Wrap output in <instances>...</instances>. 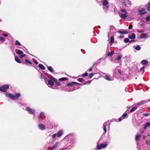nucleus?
Here are the masks:
<instances>
[{"label": "nucleus", "mask_w": 150, "mask_h": 150, "mask_svg": "<svg viewBox=\"0 0 150 150\" xmlns=\"http://www.w3.org/2000/svg\"><path fill=\"white\" fill-rule=\"evenodd\" d=\"M141 135L139 134L135 136V138L136 140L137 141L139 140L141 138Z\"/></svg>", "instance_id": "nucleus-32"}, {"label": "nucleus", "mask_w": 150, "mask_h": 150, "mask_svg": "<svg viewBox=\"0 0 150 150\" xmlns=\"http://www.w3.org/2000/svg\"><path fill=\"white\" fill-rule=\"evenodd\" d=\"M108 2L107 0H103L102 2L103 6V8L104 9H106L107 10L109 8L108 5Z\"/></svg>", "instance_id": "nucleus-10"}, {"label": "nucleus", "mask_w": 150, "mask_h": 150, "mask_svg": "<svg viewBox=\"0 0 150 150\" xmlns=\"http://www.w3.org/2000/svg\"><path fill=\"white\" fill-rule=\"evenodd\" d=\"M33 60L34 61V63L36 64H38V62L37 61L35 60V59H34V60L33 59Z\"/></svg>", "instance_id": "nucleus-50"}, {"label": "nucleus", "mask_w": 150, "mask_h": 150, "mask_svg": "<svg viewBox=\"0 0 150 150\" xmlns=\"http://www.w3.org/2000/svg\"><path fill=\"white\" fill-rule=\"evenodd\" d=\"M96 74H97L96 73H91L89 74V78L91 79L94 75Z\"/></svg>", "instance_id": "nucleus-33"}, {"label": "nucleus", "mask_w": 150, "mask_h": 150, "mask_svg": "<svg viewBox=\"0 0 150 150\" xmlns=\"http://www.w3.org/2000/svg\"><path fill=\"white\" fill-rule=\"evenodd\" d=\"M103 77L105 79L108 81H111V79L108 76L105 75L103 76Z\"/></svg>", "instance_id": "nucleus-31"}, {"label": "nucleus", "mask_w": 150, "mask_h": 150, "mask_svg": "<svg viewBox=\"0 0 150 150\" xmlns=\"http://www.w3.org/2000/svg\"><path fill=\"white\" fill-rule=\"evenodd\" d=\"M119 15L121 18L124 19L127 16L128 13L126 12L125 13H119Z\"/></svg>", "instance_id": "nucleus-15"}, {"label": "nucleus", "mask_w": 150, "mask_h": 150, "mask_svg": "<svg viewBox=\"0 0 150 150\" xmlns=\"http://www.w3.org/2000/svg\"><path fill=\"white\" fill-rule=\"evenodd\" d=\"M143 115L144 116H148L149 114V113H143Z\"/></svg>", "instance_id": "nucleus-56"}, {"label": "nucleus", "mask_w": 150, "mask_h": 150, "mask_svg": "<svg viewBox=\"0 0 150 150\" xmlns=\"http://www.w3.org/2000/svg\"><path fill=\"white\" fill-rule=\"evenodd\" d=\"M59 144V142H57L55 143V144H54L53 145L51 146L50 147V149L51 150H53V149H55L57 146H58Z\"/></svg>", "instance_id": "nucleus-14"}, {"label": "nucleus", "mask_w": 150, "mask_h": 150, "mask_svg": "<svg viewBox=\"0 0 150 150\" xmlns=\"http://www.w3.org/2000/svg\"><path fill=\"white\" fill-rule=\"evenodd\" d=\"M24 63L27 64L32 65V63L31 62L26 59L25 60V62H24Z\"/></svg>", "instance_id": "nucleus-27"}, {"label": "nucleus", "mask_w": 150, "mask_h": 150, "mask_svg": "<svg viewBox=\"0 0 150 150\" xmlns=\"http://www.w3.org/2000/svg\"><path fill=\"white\" fill-rule=\"evenodd\" d=\"M76 142V140L74 138L69 139L67 140V143L66 144V147L67 149H71L74 146Z\"/></svg>", "instance_id": "nucleus-3"}, {"label": "nucleus", "mask_w": 150, "mask_h": 150, "mask_svg": "<svg viewBox=\"0 0 150 150\" xmlns=\"http://www.w3.org/2000/svg\"><path fill=\"white\" fill-rule=\"evenodd\" d=\"M25 110L28 112L29 114H34L35 111L34 109H32L29 107H26L25 108Z\"/></svg>", "instance_id": "nucleus-11"}, {"label": "nucleus", "mask_w": 150, "mask_h": 150, "mask_svg": "<svg viewBox=\"0 0 150 150\" xmlns=\"http://www.w3.org/2000/svg\"><path fill=\"white\" fill-rule=\"evenodd\" d=\"M145 125L147 127L150 126V122H148L146 123Z\"/></svg>", "instance_id": "nucleus-45"}, {"label": "nucleus", "mask_w": 150, "mask_h": 150, "mask_svg": "<svg viewBox=\"0 0 150 150\" xmlns=\"http://www.w3.org/2000/svg\"><path fill=\"white\" fill-rule=\"evenodd\" d=\"M107 145L108 144L106 143H104L100 144H97L96 146V149H95L98 150L105 148L107 146Z\"/></svg>", "instance_id": "nucleus-6"}, {"label": "nucleus", "mask_w": 150, "mask_h": 150, "mask_svg": "<svg viewBox=\"0 0 150 150\" xmlns=\"http://www.w3.org/2000/svg\"><path fill=\"white\" fill-rule=\"evenodd\" d=\"M132 28V25H130L128 27L129 29H131Z\"/></svg>", "instance_id": "nucleus-57"}, {"label": "nucleus", "mask_w": 150, "mask_h": 150, "mask_svg": "<svg viewBox=\"0 0 150 150\" xmlns=\"http://www.w3.org/2000/svg\"><path fill=\"white\" fill-rule=\"evenodd\" d=\"M146 9L148 11H150V6H148L147 7Z\"/></svg>", "instance_id": "nucleus-53"}, {"label": "nucleus", "mask_w": 150, "mask_h": 150, "mask_svg": "<svg viewBox=\"0 0 150 150\" xmlns=\"http://www.w3.org/2000/svg\"><path fill=\"white\" fill-rule=\"evenodd\" d=\"M110 123L109 121H107L105 122L103 124V129L104 130L103 134H105L107 132V129L109 130L110 128Z\"/></svg>", "instance_id": "nucleus-5"}, {"label": "nucleus", "mask_w": 150, "mask_h": 150, "mask_svg": "<svg viewBox=\"0 0 150 150\" xmlns=\"http://www.w3.org/2000/svg\"><path fill=\"white\" fill-rule=\"evenodd\" d=\"M5 94L7 97L13 100L17 99L19 98L20 96V94L19 93H16L15 95L8 93H6Z\"/></svg>", "instance_id": "nucleus-4"}, {"label": "nucleus", "mask_w": 150, "mask_h": 150, "mask_svg": "<svg viewBox=\"0 0 150 150\" xmlns=\"http://www.w3.org/2000/svg\"><path fill=\"white\" fill-rule=\"evenodd\" d=\"M66 149V148H64V149H60L59 150H65Z\"/></svg>", "instance_id": "nucleus-61"}, {"label": "nucleus", "mask_w": 150, "mask_h": 150, "mask_svg": "<svg viewBox=\"0 0 150 150\" xmlns=\"http://www.w3.org/2000/svg\"><path fill=\"white\" fill-rule=\"evenodd\" d=\"M145 68V67L144 66H143L140 69V71L141 72H142L143 74L144 72V69Z\"/></svg>", "instance_id": "nucleus-34"}, {"label": "nucleus", "mask_w": 150, "mask_h": 150, "mask_svg": "<svg viewBox=\"0 0 150 150\" xmlns=\"http://www.w3.org/2000/svg\"><path fill=\"white\" fill-rule=\"evenodd\" d=\"M2 35H3L4 36H5L6 37H7L8 36V34L7 33L5 34V33H2Z\"/></svg>", "instance_id": "nucleus-49"}, {"label": "nucleus", "mask_w": 150, "mask_h": 150, "mask_svg": "<svg viewBox=\"0 0 150 150\" xmlns=\"http://www.w3.org/2000/svg\"><path fill=\"white\" fill-rule=\"evenodd\" d=\"M137 109V108L136 107H133L130 110L131 112H132L134 111Z\"/></svg>", "instance_id": "nucleus-36"}, {"label": "nucleus", "mask_w": 150, "mask_h": 150, "mask_svg": "<svg viewBox=\"0 0 150 150\" xmlns=\"http://www.w3.org/2000/svg\"><path fill=\"white\" fill-rule=\"evenodd\" d=\"M128 37L130 39H134L135 38V35L134 33H132L128 35Z\"/></svg>", "instance_id": "nucleus-18"}, {"label": "nucleus", "mask_w": 150, "mask_h": 150, "mask_svg": "<svg viewBox=\"0 0 150 150\" xmlns=\"http://www.w3.org/2000/svg\"><path fill=\"white\" fill-rule=\"evenodd\" d=\"M134 41V40H131V41H129V42H133Z\"/></svg>", "instance_id": "nucleus-62"}, {"label": "nucleus", "mask_w": 150, "mask_h": 150, "mask_svg": "<svg viewBox=\"0 0 150 150\" xmlns=\"http://www.w3.org/2000/svg\"><path fill=\"white\" fill-rule=\"evenodd\" d=\"M44 114V113L43 112H41L40 114V115H39L38 117L39 118H40Z\"/></svg>", "instance_id": "nucleus-43"}, {"label": "nucleus", "mask_w": 150, "mask_h": 150, "mask_svg": "<svg viewBox=\"0 0 150 150\" xmlns=\"http://www.w3.org/2000/svg\"><path fill=\"white\" fill-rule=\"evenodd\" d=\"M144 101H142L141 102H140L138 103H137V105H141V104H143L144 103Z\"/></svg>", "instance_id": "nucleus-46"}, {"label": "nucleus", "mask_w": 150, "mask_h": 150, "mask_svg": "<svg viewBox=\"0 0 150 150\" xmlns=\"http://www.w3.org/2000/svg\"><path fill=\"white\" fill-rule=\"evenodd\" d=\"M56 84V86H60L61 85V83L59 82L57 79H55V81L54 82Z\"/></svg>", "instance_id": "nucleus-30"}, {"label": "nucleus", "mask_w": 150, "mask_h": 150, "mask_svg": "<svg viewBox=\"0 0 150 150\" xmlns=\"http://www.w3.org/2000/svg\"><path fill=\"white\" fill-rule=\"evenodd\" d=\"M122 57V54H119L117 57L116 58V59L117 60H120Z\"/></svg>", "instance_id": "nucleus-22"}, {"label": "nucleus", "mask_w": 150, "mask_h": 150, "mask_svg": "<svg viewBox=\"0 0 150 150\" xmlns=\"http://www.w3.org/2000/svg\"><path fill=\"white\" fill-rule=\"evenodd\" d=\"M15 44L16 45H17L18 46H20L21 45V44L20 43L18 40H17L16 41Z\"/></svg>", "instance_id": "nucleus-38"}, {"label": "nucleus", "mask_w": 150, "mask_h": 150, "mask_svg": "<svg viewBox=\"0 0 150 150\" xmlns=\"http://www.w3.org/2000/svg\"><path fill=\"white\" fill-rule=\"evenodd\" d=\"M48 70L50 72L52 73L54 70L52 67L51 66H47Z\"/></svg>", "instance_id": "nucleus-28"}, {"label": "nucleus", "mask_w": 150, "mask_h": 150, "mask_svg": "<svg viewBox=\"0 0 150 150\" xmlns=\"http://www.w3.org/2000/svg\"><path fill=\"white\" fill-rule=\"evenodd\" d=\"M148 135L149 136V137H150V134H148Z\"/></svg>", "instance_id": "nucleus-64"}, {"label": "nucleus", "mask_w": 150, "mask_h": 150, "mask_svg": "<svg viewBox=\"0 0 150 150\" xmlns=\"http://www.w3.org/2000/svg\"><path fill=\"white\" fill-rule=\"evenodd\" d=\"M129 41V39L127 38H125L124 39V41L125 43H127Z\"/></svg>", "instance_id": "nucleus-41"}, {"label": "nucleus", "mask_w": 150, "mask_h": 150, "mask_svg": "<svg viewBox=\"0 0 150 150\" xmlns=\"http://www.w3.org/2000/svg\"><path fill=\"white\" fill-rule=\"evenodd\" d=\"M148 61L146 60H143L141 62V63L143 65H147L148 64Z\"/></svg>", "instance_id": "nucleus-20"}, {"label": "nucleus", "mask_w": 150, "mask_h": 150, "mask_svg": "<svg viewBox=\"0 0 150 150\" xmlns=\"http://www.w3.org/2000/svg\"><path fill=\"white\" fill-rule=\"evenodd\" d=\"M38 67L40 69L43 70H45V67L41 64H39L38 65Z\"/></svg>", "instance_id": "nucleus-26"}, {"label": "nucleus", "mask_w": 150, "mask_h": 150, "mask_svg": "<svg viewBox=\"0 0 150 150\" xmlns=\"http://www.w3.org/2000/svg\"><path fill=\"white\" fill-rule=\"evenodd\" d=\"M88 74L87 73H85L82 75V77H83L85 76H87L88 75Z\"/></svg>", "instance_id": "nucleus-44"}, {"label": "nucleus", "mask_w": 150, "mask_h": 150, "mask_svg": "<svg viewBox=\"0 0 150 150\" xmlns=\"http://www.w3.org/2000/svg\"><path fill=\"white\" fill-rule=\"evenodd\" d=\"M147 127L146 126V125H145L144 126V129H145Z\"/></svg>", "instance_id": "nucleus-59"}, {"label": "nucleus", "mask_w": 150, "mask_h": 150, "mask_svg": "<svg viewBox=\"0 0 150 150\" xmlns=\"http://www.w3.org/2000/svg\"><path fill=\"white\" fill-rule=\"evenodd\" d=\"M16 54L19 55L21 59H22L26 55L25 54L23 53V52L22 51L20 50L16 49Z\"/></svg>", "instance_id": "nucleus-7"}, {"label": "nucleus", "mask_w": 150, "mask_h": 150, "mask_svg": "<svg viewBox=\"0 0 150 150\" xmlns=\"http://www.w3.org/2000/svg\"><path fill=\"white\" fill-rule=\"evenodd\" d=\"M150 142V141H148L147 140L146 141V143L148 145H149V142Z\"/></svg>", "instance_id": "nucleus-54"}, {"label": "nucleus", "mask_w": 150, "mask_h": 150, "mask_svg": "<svg viewBox=\"0 0 150 150\" xmlns=\"http://www.w3.org/2000/svg\"><path fill=\"white\" fill-rule=\"evenodd\" d=\"M114 53V50L110 52H107V55L108 57H109L110 56L111 57L112 55H113Z\"/></svg>", "instance_id": "nucleus-24"}, {"label": "nucleus", "mask_w": 150, "mask_h": 150, "mask_svg": "<svg viewBox=\"0 0 150 150\" xmlns=\"http://www.w3.org/2000/svg\"><path fill=\"white\" fill-rule=\"evenodd\" d=\"M114 34V32H111V30L110 32H108V38L110 36V35H111V37L110 39V45H111L114 42V38L113 37V34Z\"/></svg>", "instance_id": "nucleus-8"}, {"label": "nucleus", "mask_w": 150, "mask_h": 150, "mask_svg": "<svg viewBox=\"0 0 150 150\" xmlns=\"http://www.w3.org/2000/svg\"><path fill=\"white\" fill-rule=\"evenodd\" d=\"M83 80V79L82 78H79L78 79V81L80 82H81Z\"/></svg>", "instance_id": "nucleus-51"}, {"label": "nucleus", "mask_w": 150, "mask_h": 150, "mask_svg": "<svg viewBox=\"0 0 150 150\" xmlns=\"http://www.w3.org/2000/svg\"><path fill=\"white\" fill-rule=\"evenodd\" d=\"M10 86V85L9 84L4 85L0 87V90L3 92H5L8 88Z\"/></svg>", "instance_id": "nucleus-9"}, {"label": "nucleus", "mask_w": 150, "mask_h": 150, "mask_svg": "<svg viewBox=\"0 0 150 150\" xmlns=\"http://www.w3.org/2000/svg\"><path fill=\"white\" fill-rule=\"evenodd\" d=\"M67 79V78L66 77H63L62 78H61L59 79V81H64Z\"/></svg>", "instance_id": "nucleus-42"}, {"label": "nucleus", "mask_w": 150, "mask_h": 150, "mask_svg": "<svg viewBox=\"0 0 150 150\" xmlns=\"http://www.w3.org/2000/svg\"><path fill=\"white\" fill-rule=\"evenodd\" d=\"M91 80H90V81H88V82H86L85 83H84L83 85H85L86 84H89L91 82Z\"/></svg>", "instance_id": "nucleus-48"}, {"label": "nucleus", "mask_w": 150, "mask_h": 150, "mask_svg": "<svg viewBox=\"0 0 150 150\" xmlns=\"http://www.w3.org/2000/svg\"><path fill=\"white\" fill-rule=\"evenodd\" d=\"M120 11H121V12H122V13H125L126 12H125V10L124 9H121Z\"/></svg>", "instance_id": "nucleus-55"}, {"label": "nucleus", "mask_w": 150, "mask_h": 150, "mask_svg": "<svg viewBox=\"0 0 150 150\" xmlns=\"http://www.w3.org/2000/svg\"><path fill=\"white\" fill-rule=\"evenodd\" d=\"M39 129L42 130H44L45 129V125L42 123H40L38 124Z\"/></svg>", "instance_id": "nucleus-13"}, {"label": "nucleus", "mask_w": 150, "mask_h": 150, "mask_svg": "<svg viewBox=\"0 0 150 150\" xmlns=\"http://www.w3.org/2000/svg\"><path fill=\"white\" fill-rule=\"evenodd\" d=\"M77 83H78L77 82H72L67 84L66 86L69 87V88L67 89H65V91L67 92H71L79 88L80 87L76 86V84Z\"/></svg>", "instance_id": "nucleus-1"}, {"label": "nucleus", "mask_w": 150, "mask_h": 150, "mask_svg": "<svg viewBox=\"0 0 150 150\" xmlns=\"http://www.w3.org/2000/svg\"><path fill=\"white\" fill-rule=\"evenodd\" d=\"M15 61L18 63H21V61L20 60L18 57L17 56H15Z\"/></svg>", "instance_id": "nucleus-25"}, {"label": "nucleus", "mask_w": 150, "mask_h": 150, "mask_svg": "<svg viewBox=\"0 0 150 150\" xmlns=\"http://www.w3.org/2000/svg\"><path fill=\"white\" fill-rule=\"evenodd\" d=\"M116 70H117L118 71V72L120 74L122 75V74L121 73V71L118 69V67H117L116 68L115 71Z\"/></svg>", "instance_id": "nucleus-47"}, {"label": "nucleus", "mask_w": 150, "mask_h": 150, "mask_svg": "<svg viewBox=\"0 0 150 150\" xmlns=\"http://www.w3.org/2000/svg\"><path fill=\"white\" fill-rule=\"evenodd\" d=\"M49 124H50V121L47 120H45V124L46 126V127L48 128H51V127H50L49 126Z\"/></svg>", "instance_id": "nucleus-19"}, {"label": "nucleus", "mask_w": 150, "mask_h": 150, "mask_svg": "<svg viewBox=\"0 0 150 150\" xmlns=\"http://www.w3.org/2000/svg\"><path fill=\"white\" fill-rule=\"evenodd\" d=\"M146 35L145 34H142L141 35L140 38H144L146 36Z\"/></svg>", "instance_id": "nucleus-39"}, {"label": "nucleus", "mask_w": 150, "mask_h": 150, "mask_svg": "<svg viewBox=\"0 0 150 150\" xmlns=\"http://www.w3.org/2000/svg\"><path fill=\"white\" fill-rule=\"evenodd\" d=\"M5 39L3 37H0V41H2L3 42L5 41Z\"/></svg>", "instance_id": "nucleus-40"}, {"label": "nucleus", "mask_w": 150, "mask_h": 150, "mask_svg": "<svg viewBox=\"0 0 150 150\" xmlns=\"http://www.w3.org/2000/svg\"><path fill=\"white\" fill-rule=\"evenodd\" d=\"M140 25L141 26H142V27H143V26L144 25V23H142L140 24Z\"/></svg>", "instance_id": "nucleus-60"}, {"label": "nucleus", "mask_w": 150, "mask_h": 150, "mask_svg": "<svg viewBox=\"0 0 150 150\" xmlns=\"http://www.w3.org/2000/svg\"><path fill=\"white\" fill-rule=\"evenodd\" d=\"M146 21H150V15L147 14L146 17L145 18Z\"/></svg>", "instance_id": "nucleus-29"}, {"label": "nucleus", "mask_w": 150, "mask_h": 150, "mask_svg": "<svg viewBox=\"0 0 150 150\" xmlns=\"http://www.w3.org/2000/svg\"><path fill=\"white\" fill-rule=\"evenodd\" d=\"M135 49L137 51H139L141 49V47L139 45H138L135 47Z\"/></svg>", "instance_id": "nucleus-37"}, {"label": "nucleus", "mask_w": 150, "mask_h": 150, "mask_svg": "<svg viewBox=\"0 0 150 150\" xmlns=\"http://www.w3.org/2000/svg\"><path fill=\"white\" fill-rule=\"evenodd\" d=\"M40 78L42 79H44L45 83H47V79L42 74L40 75Z\"/></svg>", "instance_id": "nucleus-23"}, {"label": "nucleus", "mask_w": 150, "mask_h": 150, "mask_svg": "<svg viewBox=\"0 0 150 150\" xmlns=\"http://www.w3.org/2000/svg\"><path fill=\"white\" fill-rule=\"evenodd\" d=\"M63 132L62 130L59 131L57 133V137L59 138L61 137L63 134Z\"/></svg>", "instance_id": "nucleus-17"}, {"label": "nucleus", "mask_w": 150, "mask_h": 150, "mask_svg": "<svg viewBox=\"0 0 150 150\" xmlns=\"http://www.w3.org/2000/svg\"><path fill=\"white\" fill-rule=\"evenodd\" d=\"M55 81V79L52 77L49 79H47V81L46 84L48 86L51 88L54 89H57L58 88V86L54 85V82Z\"/></svg>", "instance_id": "nucleus-2"}, {"label": "nucleus", "mask_w": 150, "mask_h": 150, "mask_svg": "<svg viewBox=\"0 0 150 150\" xmlns=\"http://www.w3.org/2000/svg\"><path fill=\"white\" fill-rule=\"evenodd\" d=\"M92 70V67L90 68L88 70V71L90 72Z\"/></svg>", "instance_id": "nucleus-58"}, {"label": "nucleus", "mask_w": 150, "mask_h": 150, "mask_svg": "<svg viewBox=\"0 0 150 150\" xmlns=\"http://www.w3.org/2000/svg\"><path fill=\"white\" fill-rule=\"evenodd\" d=\"M56 136H57V134H54L51 136V137L52 139H54L55 138Z\"/></svg>", "instance_id": "nucleus-35"}, {"label": "nucleus", "mask_w": 150, "mask_h": 150, "mask_svg": "<svg viewBox=\"0 0 150 150\" xmlns=\"http://www.w3.org/2000/svg\"><path fill=\"white\" fill-rule=\"evenodd\" d=\"M117 32L120 34H125L128 33V32L125 30H119Z\"/></svg>", "instance_id": "nucleus-21"}, {"label": "nucleus", "mask_w": 150, "mask_h": 150, "mask_svg": "<svg viewBox=\"0 0 150 150\" xmlns=\"http://www.w3.org/2000/svg\"><path fill=\"white\" fill-rule=\"evenodd\" d=\"M4 32L2 30H0V33H2V32Z\"/></svg>", "instance_id": "nucleus-63"}, {"label": "nucleus", "mask_w": 150, "mask_h": 150, "mask_svg": "<svg viewBox=\"0 0 150 150\" xmlns=\"http://www.w3.org/2000/svg\"><path fill=\"white\" fill-rule=\"evenodd\" d=\"M138 12L139 13L140 15L144 14L146 13V11L145 9L144 8H142L139 9Z\"/></svg>", "instance_id": "nucleus-12"}, {"label": "nucleus", "mask_w": 150, "mask_h": 150, "mask_svg": "<svg viewBox=\"0 0 150 150\" xmlns=\"http://www.w3.org/2000/svg\"><path fill=\"white\" fill-rule=\"evenodd\" d=\"M127 113H124L122 116L119 118L118 119V121H121L123 119H124L125 118H126V117H127Z\"/></svg>", "instance_id": "nucleus-16"}, {"label": "nucleus", "mask_w": 150, "mask_h": 150, "mask_svg": "<svg viewBox=\"0 0 150 150\" xmlns=\"http://www.w3.org/2000/svg\"><path fill=\"white\" fill-rule=\"evenodd\" d=\"M118 37L120 39H122L124 38V36L123 35H121L119 36Z\"/></svg>", "instance_id": "nucleus-52"}]
</instances>
